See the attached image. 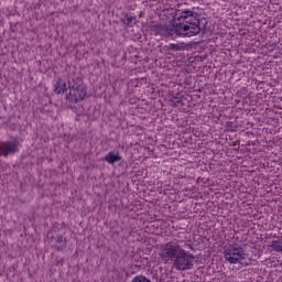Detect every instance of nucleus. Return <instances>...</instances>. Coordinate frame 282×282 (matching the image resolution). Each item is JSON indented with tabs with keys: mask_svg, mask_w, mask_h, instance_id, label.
<instances>
[{
	"mask_svg": "<svg viewBox=\"0 0 282 282\" xmlns=\"http://www.w3.org/2000/svg\"><path fill=\"white\" fill-rule=\"evenodd\" d=\"M173 24L158 25L162 36H197L202 32L199 14L191 10H178L173 15Z\"/></svg>",
	"mask_w": 282,
	"mask_h": 282,
	"instance_id": "obj_1",
	"label": "nucleus"
},
{
	"mask_svg": "<svg viewBox=\"0 0 282 282\" xmlns=\"http://www.w3.org/2000/svg\"><path fill=\"white\" fill-rule=\"evenodd\" d=\"M160 257L164 263L172 262V268L180 272L193 270L195 265V254L184 250L177 242L170 241L161 250Z\"/></svg>",
	"mask_w": 282,
	"mask_h": 282,
	"instance_id": "obj_2",
	"label": "nucleus"
},
{
	"mask_svg": "<svg viewBox=\"0 0 282 282\" xmlns=\"http://www.w3.org/2000/svg\"><path fill=\"white\" fill-rule=\"evenodd\" d=\"M224 259L232 265L239 263L240 265H251L252 259L248 258L246 249L237 242L228 243L224 248Z\"/></svg>",
	"mask_w": 282,
	"mask_h": 282,
	"instance_id": "obj_3",
	"label": "nucleus"
},
{
	"mask_svg": "<svg viewBox=\"0 0 282 282\" xmlns=\"http://www.w3.org/2000/svg\"><path fill=\"white\" fill-rule=\"evenodd\" d=\"M85 96H87V88H85V85L75 84L69 87L67 100L68 102H80V100H85Z\"/></svg>",
	"mask_w": 282,
	"mask_h": 282,
	"instance_id": "obj_4",
	"label": "nucleus"
},
{
	"mask_svg": "<svg viewBox=\"0 0 282 282\" xmlns=\"http://www.w3.org/2000/svg\"><path fill=\"white\" fill-rule=\"evenodd\" d=\"M17 151V143H2L0 147L1 155H10V153H14Z\"/></svg>",
	"mask_w": 282,
	"mask_h": 282,
	"instance_id": "obj_5",
	"label": "nucleus"
},
{
	"mask_svg": "<svg viewBox=\"0 0 282 282\" xmlns=\"http://www.w3.org/2000/svg\"><path fill=\"white\" fill-rule=\"evenodd\" d=\"M166 48L169 52H185V50L188 48V44L185 42H178V43H170Z\"/></svg>",
	"mask_w": 282,
	"mask_h": 282,
	"instance_id": "obj_6",
	"label": "nucleus"
},
{
	"mask_svg": "<svg viewBox=\"0 0 282 282\" xmlns=\"http://www.w3.org/2000/svg\"><path fill=\"white\" fill-rule=\"evenodd\" d=\"M67 89V82L65 79H58L54 85L55 94H65Z\"/></svg>",
	"mask_w": 282,
	"mask_h": 282,
	"instance_id": "obj_7",
	"label": "nucleus"
},
{
	"mask_svg": "<svg viewBox=\"0 0 282 282\" xmlns=\"http://www.w3.org/2000/svg\"><path fill=\"white\" fill-rule=\"evenodd\" d=\"M105 160L108 164H116V162H120V154L117 151L109 152Z\"/></svg>",
	"mask_w": 282,
	"mask_h": 282,
	"instance_id": "obj_8",
	"label": "nucleus"
},
{
	"mask_svg": "<svg viewBox=\"0 0 282 282\" xmlns=\"http://www.w3.org/2000/svg\"><path fill=\"white\" fill-rule=\"evenodd\" d=\"M271 248H272L273 252H282V241L273 240L271 242Z\"/></svg>",
	"mask_w": 282,
	"mask_h": 282,
	"instance_id": "obj_9",
	"label": "nucleus"
},
{
	"mask_svg": "<svg viewBox=\"0 0 282 282\" xmlns=\"http://www.w3.org/2000/svg\"><path fill=\"white\" fill-rule=\"evenodd\" d=\"M55 248H57V250H63V248H65V240L63 239V237L58 239V243L55 245Z\"/></svg>",
	"mask_w": 282,
	"mask_h": 282,
	"instance_id": "obj_10",
	"label": "nucleus"
},
{
	"mask_svg": "<svg viewBox=\"0 0 282 282\" xmlns=\"http://www.w3.org/2000/svg\"><path fill=\"white\" fill-rule=\"evenodd\" d=\"M124 23H127V25H135V18L134 17L127 18V20H124Z\"/></svg>",
	"mask_w": 282,
	"mask_h": 282,
	"instance_id": "obj_11",
	"label": "nucleus"
},
{
	"mask_svg": "<svg viewBox=\"0 0 282 282\" xmlns=\"http://www.w3.org/2000/svg\"><path fill=\"white\" fill-rule=\"evenodd\" d=\"M132 282H142V275H137Z\"/></svg>",
	"mask_w": 282,
	"mask_h": 282,
	"instance_id": "obj_12",
	"label": "nucleus"
},
{
	"mask_svg": "<svg viewBox=\"0 0 282 282\" xmlns=\"http://www.w3.org/2000/svg\"><path fill=\"white\" fill-rule=\"evenodd\" d=\"M142 282H151V280L147 279V276H143Z\"/></svg>",
	"mask_w": 282,
	"mask_h": 282,
	"instance_id": "obj_13",
	"label": "nucleus"
},
{
	"mask_svg": "<svg viewBox=\"0 0 282 282\" xmlns=\"http://www.w3.org/2000/svg\"><path fill=\"white\" fill-rule=\"evenodd\" d=\"M188 246V248L191 249V250H195V248H193V246H191V245H187Z\"/></svg>",
	"mask_w": 282,
	"mask_h": 282,
	"instance_id": "obj_14",
	"label": "nucleus"
}]
</instances>
